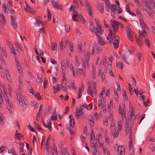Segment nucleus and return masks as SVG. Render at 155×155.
<instances>
[{
	"instance_id": "obj_1",
	"label": "nucleus",
	"mask_w": 155,
	"mask_h": 155,
	"mask_svg": "<svg viewBox=\"0 0 155 155\" xmlns=\"http://www.w3.org/2000/svg\"><path fill=\"white\" fill-rule=\"evenodd\" d=\"M118 28L116 27V28L112 29V28L110 26L109 27V34L107 37V41L110 44H112V41L114 40H116L119 41V37L118 36L116 35L115 34L118 31Z\"/></svg>"
},
{
	"instance_id": "obj_2",
	"label": "nucleus",
	"mask_w": 155,
	"mask_h": 155,
	"mask_svg": "<svg viewBox=\"0 0 155 155\" xmlns=\"http://www.w3.org/2000/svg\"><path fill=\"white\" fill-rule=\"evenodd\" d=\"M110 21V25L112 26L111 27L112 28V29H115L117 27L118 28L117 31H118L119 27H120L121 28H123L124 27V26L121 23L118 22L115 20L111 19Z\"/></svg>"
},
{
	"instance_id": "obj_3",
	"label": "nucleus",
	"mask_w": 155,
	"mask_h": 155,
	"mask_svg": "<svg viewBox=\"0 0 155 155\" xmlns=\"http://www.w3.org/2000/svg\"><path fill=\"white\" fill-rule=\"evenodd\" d=\"M6 101L8 103L7 108L11 114H12V110H14V106L11 101L8 99H6Z\"/></svg>"
},
{
	"instance_id": "obj_4",
	"label": "nucleus",
	"mask_w": 155,
	"mask_h": 155,
	"mask_svg": "<svg viewBox=\"0 0 155 155\" xmlns=\"http://www.w3.org/2000/svg\"><path fill=\"white\" fill-rule=\"evenodd\" d=\"M126 28L127 29L126 33L129 39L131 41H133V35H132L131 33L132 31L131 29L130 28L128 27L127 26H126Z\"/></svg>"
},
{
	"instance_id": "obj_5",
	"label": "nucleus",
	"mask_w": 155,
	"mask_h": 155,
	"mask_svg": "<svg viewBox=\"0 0 155 155\" xmlns=\"http://www.w3.org/2000/svg\"><path fill=\"white\" fill-rule=\"evenodd\" d=\"M80 14H78V12L76 11H74L73 12L72 19L75 21H78L79 20L78 19L79 17L81 16Z\"/></svg>"
},
{
	"instance_id": "obj_6",
	"label": "nucleus",
	"mask_w": 155,
	"mask_h": 155,
	"mask_svg": "<svg viewBox=\"0 0 155 155\" xmlns=\"http://www.w3.org/2000/svg\"><path fill=\"white\" fill-rule=\"evenodd\" d=\"M103 30H102V27L101 26H98V28H96V30L94 33V34H95V35L97 36H98V32L100 34H101L103 32Z\"/></svg>"
},
{
	"instance_id": "obj_7",
	"label": "nucleus",
	"mask_w": 155,
	"mask_h": 155,
	"mask_svg": "<svg viewBox=\"0 0 155 155\" xmlns=\"http://www.w3.org/2000/svg\"><path fill=\"white\" fill-rule=\"evenodd\" d=\"M113 44L114 47L115 49H117L118 48L119 44V41L116 40H114L112 41V44Z\"/></svg>"
},
{
	"instance_id": "obj_8",
	"label": "nucleus",
	"mask_w": 155,
	"mask_h": 155,
	"mask_svg": "<svg viewBox=\"0 0 155 155\" xmlns=\"http://www.w3.org/2000/svg\"><path fill=\"white\" fill-rule=\"evenodd\" d=\"M97 8L98 9L101 13H103L104 8L102 4L99 3L97 5Z\"/></svg>"
},
{
	"instance_id": "obj_9",
	"label": "nucleus",
	"mask_w": 155,
	"mask_h": 155,
	"mask_svg": "<svg viewBox=\"0 0 155 155\" xmlns=\"http://www.w3.org/2000/svg\"><path fill=\"white\" fill-rule=\"evenodd\" d=\"M84 3L85 4V5L87 11L90 10V11H91V10L92 9V7L90 5V2L87 0H86Z\"/></svg>"
},
{
	"instance_id": "obj_10",
	"label": "nucleus",
	"mask_w": 155,
	"mask_h": 155,
	"mask_svg": "<svg viewBox=\"0 0 155 155\" xmlns=\"http://www.w3.org/2000/svg\"><path fill=\"white\" fill-rule=\"evenodd\" d=\"M26 7H25V10L29 13L32 12L31 8V7L28 5L27 2H25Z\"/></svg>"
},
{
	"instance_id": "obj_11",
	"label": "nucleus",
	"mask_w": 155,
	"mask_h": 155,
	"mask_svg": "<svg viewBox=\"0 0 155 155\" xmlns=\"http://www.w3.org/2000/svg\"><path fill=\"white\" fill-rule=\"evenodd\" d=\"M1 17L2 19V27H3L5 24L6 20L4 16L2 14H1Z\"/></svg>"
},
{
	"instance_id": "obj_12",
	"label": "nucleus",
	"mask_w": 155,
	"mask_h": 155,
	"mask_svg": "<svg viewBox=\"0 0 155 155\" xmlns=\"http://www.w3.org/2000/svg\"><path fill=\"white\" fill-rule=\"evenodd\" d=\"M98 37V43L101 44L102 45H105V42L99 36H97Z\"/></svg>"
},
{
	"instance_id": "obj_13",
	"label": "nucleus",
	"mask_w": 155,
	"mask_h": 155,
	"mask_svg": "<svg viewBox=\"0 0 155 155\" xmlns=\"http://www.w3.org/2000/svg\"><path fill=\"white\" fill-rule=\"evenodd\" d=\"M112 68L111 64H110V65L108 66V69L110 71V75L112 77H114V75L112 71Z\"/></svg>"
},
{
	"instance_id": "obj_14",
	"label": "nucleus",
	"mask_w": 155,
	"mask_h": 155,
	"mask_svg": "<svg viewBox=\"0 0 155 155\" xmlns=\"http://www.w3.org/2000/svg\"><path fill=\"white\" fill-rule=\"evenodd\" d=\"M51 49L52 51H56L57 50V44L55 42L54 44H51Z\"/></svg>"
},
{
	"instance_id": "obj_15",
	"label": "nucleus",
	"mask_w": 155,
	"mask_h": 155,
	"mask_svg": "<svg viewBox=\"0 0 155 155\" xmlns=\"http://www.w3.org/2000/svg\"><path fill=\"white\" fill-rule=\"evenodd\" d=\"M61 69L63 71V78L64 79L65 76V68L64 66L63 65V63H61Z\"/></svg>"
},
{
	"instance_id": "obj_16",
	"label": "nucleus",
	"mask_w": 155,
	"mask_h": 155,
	"mask_svg": "<svg viewBox=\"0 0 155 155\" xmlns=\"http://www.w3.org/2000/svg\"><path fill=\"white\" fill-rule=\"evenodd\" d=\"M11 25L14 27V28L16 29L18 28V25L16 23V19L15 20L11 21Z\"/></svg>"
},
{
	"instance_id": "obj_17",
	"label": "nucleus",
	"mask_w": 155,
	"mask_h": 155,
	"mask_svg": "<svg viewBox=\"0 0 155 155\" xmlns=\"http://www.w3.org/2000/svg\"><path fill=\"white\" fill-rule=\"evenodd\" d=\"M18 132L17 130H16V134H15V136H16L17 139L21 140V137H23V136L21 135L20 133H17Z\"/></svg>"
},
{
	"instance_id": "obj_18",
	"label": "nucleus",
	"mask_w": 155,
	"mask_h": 155,
	"mask_svg": "<svg viewBox=\"0 0 155 155\" xmlns=\"http://www.w3.org/2000/svg\"><path fill=\"white\" fill-rule=\"evenodd\" d=\"M145 44L147 45V46L149 48H150L151 45L149 40L148 37L146 38L145 41Z\"/></svg>"
},
{
	"instance_id": "obj_19",
	"label": "nucleus",
	"mask_w": 155,
	"mask_h": 155,
	"mask_svg": "<svg viewBox=\"0 0 155 155\" xmlns=\"http://www.w3.org/2000/svg\"><path fill=\"white\" fill-rule=\"evenodd\" d=\"M115 132H112V135L114 137H118L119 134V132L118 130L116 131V130L114 129Z\"/></svg>"
},
{
	"instance_id": "obj_20",
	"label": "nucleus",
	"mask_w": 155,
	"mask_h": 155,
	"mask_svg": "<svg viewBox=\"0 0 155 155\" xmlns=\"http://www.w3.org/2000/svg\"><path fill=\"white\" fill-rule=\"evenodd\" d=\"M78 49H80V52L82 53V43L80 41H79L78 42Z\"/></svg>"
},
{
	"instance_id": "obj_21",
	"label": "nucleus",
	"mask_w": 155,
	"mask_h": 155,
	"mask_svg": "<svg viewBox=\"0 0 155 155\" xmlns=\"http://www.w3.org/2000/svg\"><path fill=\"white\" fill-rule=\"evenodd\" d=\"M53 88L54 90H55V91H54V92L55 93H58V92L60 91V89H59V84H57L56 88L54 86L53 87Z\"/></svg>"
},
{
	"instance_id": "obj_22",
	"label": "nucleus",
	"mask_w": 155,
	"mask_h": 155,
	"mask_svg": "<svg viewBox=\"0 0 155 155\" xmlns=\"http://www.w3.org/2000/svg\"><path fill=\"white\" fill-rule=\"evenodd\" d=\"M70 126L73 127L75 125V121L74 118H73V119L71 120L70 121Z\"/></svg>"
},
{
	"instance_id": "obj_23",
	"label": "nucleus",
	"mask_w": 155,
	"mask_h": 155,
	"mask_svg": "<svg viewBox=\"0 0 155 155\" xmlns=\"http://www.w3.org/2000/svg\"><path fill=\"white\" fill-rule=\"evenodd\" d=\"M121 57H122L123 61L125 62L127 64H130L127 62L126 59V56L124 54H122L121 55Z\"/></svg>"
},
{
	"instance_id": "obj_24",
	"label": "nucleus",
	"mask_w": 155,
	"mask_h": 155,
	"mask_svg": "<svg viewBox=\"0 0 155 155\" xmlns=\"http://www.w3.org/2000/svg\"><path fill=\"white\" fill-rule=\"evenodd\" d=\"M116 6L114 4H112L110 8V9L113 12H114L115 11H117V9L116 8Z\"/></svg>"
},
{
	"instance_id": "obj_25",
	"label": "nucleus",
	"mask_w": 155,
	"mask_h": 155,
	"mask_svg": "<svg viewBox=\"0 0 155 155\" xmlns=\"http://www.w3.org/2000/svg\"><path fill=\"white\" fill-rule=\"evenodd\" d=\"M90 29L92 33L94 34L96 30V28H95L91 24V25L90 26Z\"/></svg>"
},
{
	"instance_id": "obj_26",
	"label": "nucleus",
	"mask_w": 155,
	"mask_h": 155,
	"mask_svg": "<svg viewBox=\"0 0 155 155\" xmlns=\"http://www.w3.org/2000/svg\"><path fill=\"white\" fill-rule=\"evenodd\" d=\"M131 79H132L131 82L133 85L134 86H136V82L135 79L134 78L133 76H131Z\"/></svg>"
},
{
	"instance_id": "obj_27",
	"label": "nucleus",
	"mask_w": 155,
	"mask_h": 155,
	"mask_svg": "<svg viewBox=\"0 0 155 155\" xmlns=\"http://www.w3.org/2000/svg\"><path fill=\"white\" fill-rule=\"evenodd\" d=\"M47 10L48 12V15H47L48 17V20L49 21L51 18V13L49 9H47Z\"/></svg>"
},
{
	"instance_id": "obj_28",
	"label": "nucleus",
	"mask_w": 155,
	"mask_h": 155,
	"mask_svg": "<svg viewBox=\"0 0 155 155\" xmlns=\"http://www.w3.org/2000/svg\"><path fill=\"white\" fill-rule=\"evenodd\" d=\"M122 147H120V154L119 155H124L125 150L124 148H122Z\"/></svg>"
},
{
	"instance_id": "obj_29",
	"label": "nucleus",
	"mask_w": 155,
	"mask_h": 155,
	"mask_svg": "<svg viewBox=\"0 0 155 155\" xmlns=\"http://www.w3.org/2000/svg\"><path fill=\"white\" fill-rule=\"evenodd\" d=\"M67 150V148H61V152L62 153V155H66L65 154V152H66Z\"/></svg>"
},
{
	"instance_id": "obj_30",
	"label": "nucleus",
	"mask_w": 155,
	"mask_h": 155,
	"mask_svg": "<svg viewBox=\"0 0 155 155\" xmlns=\"http://www.w3.org/2000/svg\"><path fill=\"white\" fill-rule=\"evenodd\" d=\"M81 106V105H80L78 110H77V109H76V113H82V111L83 110V109L82 108Z\"/></svg>"
},
{
	"instance_id": "obj_31",
	"label": "nucleus",
	"mask_w": 155,
	"mask_h": 155,
	"mask_svg": "<svg viewBox=\"0 0 155 155\" xmlns=\"http://www.w3.org/2000/svg\"><path fill=\"white\" fill-rule=\"evenodd\" d=\"M16 67L20 73H22V71L21 69V66L20 65V64H16Z\"/></svg>"
},
{
	"instance_id": "obj_32",
	"label": "nucleus",
	"mask_w": 155,
	"mask_h": 155,
	"mask_svg": "<svg viewBox=\"0 0 155 155\" xmlns=\"http://www.w3.org/2000/svg\"><path fill=\"white\" fill-rule=\"evenodd\" d=\"M90 124L91 126L93 127L94 126V122L93 117H92L89 121Z\"/></svg>"
},
{
	"instance_id": "obj_33",
	"label": "nucleus",
	"mask_w": 155,
	"mask_h": 155,
	"mask_svg": "<svg viewBox=\"0 0 155 155\" xmlns=\"http://www.w3.org/2000/svg\"><path fill=\"white\" fill-rule=\"evenodd\" d=\"M6 76L7 79L9 82H12V79L9 74L6 73Z\"/></svg>"
},
{
	"instance_id": "obj_34",
	"label": "nucleus",
	"mask_w": 155,
	"mask_h": 155,
	"mask_svg": "<svg viewBox=\"0 0 155 155\" xmlns=\"http://www.w3.org/2000/svg\"><path fill=\"white\" fill-rule=\"evenodd\" d=\"M93 88L94 89V93L96 95L97 94V90H96V83L95 82H93Z\"/></svg>"
},
{
	"instance_id": "obj_35",
	"label": "nucleus",
	"mask_w": 155,
	"mask_h": 155,
	"mask_svg": "<svg viewBox=\"0 0 155 155\" xmlns=\"http://www.w3.org/2000/svg\"><path fill=\"white\" fill-rule=\"evenodd\" d=\"M114 92L115 93V95H114L115 99L117 101H118V94L117 93V90H114Z\"/></svg>"
},
{
	"instance_id": "obj_36",
	"label": "nucleus",
	"mask_w": 155,
	"mask_h": 155,
	"mask_svg": "<svg viewBox=\"0 0 155 155\" xmlns=\"http://www.w3.org/2000/svg\"><path fill=\"white\" fill-rule=\"evenodd\" d=\"M78 18L80 19V20L81 22H82L83 24H84L85 22V20L84 18L81 15L80 16V17H79Z\"/></svg>"
},
{
	"instance_id": "obj_37",
	"label": "nucleus",
	"mask_w": 155,
	"mask_h": 155,
	"mask_svg": "<svg viewBox=\"0 0 155 155\" xmlns=\"http://www.w3.org/2000/svg\"><path fill=\"white\" fill-rule=\"evenodd\" d=\"M51 1L54 7H55L58 5V2L54 0H51Z\"/></svg>"
},
{
	"instance_id": "obj_38",
	"label": "nucleus",
	"mask_w": 155,
	"mask_h": 155,
	"mask_svg": "<svg viewBox=\"0 0 155 155\" xmlns=\"http://www.w3.org/2000/svg\"><path fill=\"white\" fill-rule=\"evenodd\" d=\"M122 93L123 94V97L124 98V99L125 100H126V99H127V95L126 91L124 90H123L122 91Z\"/></svg>"
},
{
	"instance_id": "obj_39",
	"label": "nucleus",
	"mask_w": 155,
	"mask_h": 155,
	"mask_svg": "<svg viewBox=\"0 0 155 155\" xmlns=\"http://www.w3.org/2000/svg\"><path fill=\"white\" fill-rule=\"evenodd\" d=\"M52 149L54 150L55 151V153L56 154H58V152L57 150V148L55 144H53L52 146Z\"/></svg>"
},
{
	"instance_id": "obj_40",
	"label": "nucleus",
	"mask_w": 155,
	"mask_h": 155,
	"mask_svg": "<svg viewBox=\"0 0 155 155\" xmlns=\"http://www.w3.org/2000/svg\"><path fill=\"white\" fill-rule=\"evenodd\" d=\"M57 115H55L53 116V115L51 116V120H54L55 121L57 120Z\"/></svg>"
},
{
	"instance_id": "obj_41",
	"label": "nucleus",
	"mask_w": 155,
	"mask_h": 155,
	"mask_svg": "<svg viewBox=\"0 0 155 155\" xmlns=\"http://www.w3.org/2000/svg\"><path fill=\"white\" fill-rule=\"evenodd\" d=\"M40 112H39V110H38V111L37 114V121H38L40 120Z\"/></svg>"
},
{
	"instance_id": "obj_42",
	"label": "nucleus",
	"mask_w": 155,
	"mask_h": 155,
	"mask_svg": "<svg viewBox=\"0 0 155 155\" xmlns=\"http://www.w3.org/2000/svg\"><path fill=\"white\" fill-rule=\"evenodd\" d=\"M122 123L121 121H119L118 122V127H119V130H121L122 128Z\"/></svg>"
},
{
	"instance_id": "obj_43",
	"label": "nucleus",
	"mask_w": 155,
	"mask_h": 155,
	"mask_svg": "<svg viewBox=\"0 0 155 155\" xmlns=\"http://www.w3.org/2000/svg\"><path fill=\"white\" fill-rule=\"evenodd\" d=\"M65 30L67 32H68L70 29V27L69 26L65 25Z\"/></svg>"
},
{
	"instance_id": "obj_44",
	"label": "nucleus",
	"mask_w": 155,
	"mask_h": 155,
	"mask_svg": "<svg viewBox=\"0 0 155 155\" xmlns=\"http://www.w3.org/2000/svg\"><path fill=\"white\" fill-rule=\"evenodd\" d=\"M6 149V147L5 146H2L1 147V153L3 152L5 150V149Z\"/></svg>"
},
{
	"instance_id": "obj_45",
	"label": "nucleus",
	"mask_w": 155,
	"mask_h": 155,
	"mask_svg": "<svg viewBox=\"0 0 155 155\" xmlns=\"http://www.w3.org/2000/svg\"><path fill=\"white\" fill-rule=\"evenodd\" d=\"M119 112L120 114H121V115H122V118L123 119V112L122 110L121 107L120 106L119 107Z\"/></svg>"
},
{
	"instance_id": "obj_46",
	"label": "nucleus",
	"mask_w": 155,
	"mask_h": 155,
	"mask_svg": "<svg viewBox=\"0 0 155 155\" xmlns=\"http://www.w3.org/2000/svg\"><path fill=\"white\" fill-rule=\"evenodd\" d=\"M35 97L37 99L39 100L41 99V96L39 93L36 94V95H35Z\"/></svg>"
},
{
	"instance_id": "obj_47",
	"label": "nucleus",
	"mask_w": 155,
	"mask_h": 155,
	"mask_svg": "<svg viewBox=\"0 0 155 155\" xmlns=\"http://www.w3.org/2000/svg\"><path fill=\"white\" fill-rule=\"evenodd\" d=\"M68 129L69 132H70V134L72 135H74V131L70 127H69L68 128Z\"/></svg>"
},
{
	"instance_id": "obj_48",
	"label": "nucleus",
	"mask_w": 155,
	"mask_h": 155,
	"mask_svg": "<svg viewBox=\"0 0 155 155\" xmlns=\"http://www.w3.org/2000/svg\"><path fill=\"white\" fill-rule=\"evenodd\" d=\"M16 94L17 95V99L18 101H22V99L21 97V94L20 93L18 94L17 93H16Z\"/></svg>"
},
{
	"instance_id": "obj_49",
	"label": "nucleus",
	"mask_w": 155,
	"mask_h": 155,
	"mask_svg": "<svg viewBox=\"0 0 155 155\" xmlns=\"http://www.w3.org/2000/svg\"><path fill=\"white\" fill-rule=\"evenodd\" d=\"M88 90L93 91V88L91 87V82L89 83Z\"/></svg>"
},
{
	"instance_id": "obj_50",
	"label": "nucleus",
	"mask_w": 155,
	"mask_h": 155,
	"mask_svg": "<svg viewBox=\"0 0 155 155\" xmlns=\"http://www.w3.org/2000/svg\"><path fill=\"white\" fill-rule=\"evenodd\" d=\"M107 121L108 119L107 118H104L103 120V123L106 126H107V124H108Z\"/></svg>"
},
{
	"instance_id": "obj_51",
	"label": "nucleus",
	"mask_w": 155,
	"mask_h": 155,
	"mask_svg": "<svg viewBox=\"0 0 155 155\" xmlns=\"http://www.w3.org/2000/svg\"><path fill=\"white\" fill-rule=\"evenodd\" d=\"M37 81L38 83H42L43 81V80L42 78L40 77H37Z\"/></svg>"
},
{
	"instance_id": "obj_52",
	"label": "nucleus",
	"mask_w": 155,
	"mask_h": 155,
	"mask_svg": "<svg viewBox=\"0 0 155 155\" xmlns=\"http://www.w3.org/2000/svg\"><path fill=\"white\" fill-rule=\"evenodd\" d=\"M44 85H46L47 87L48 84V80L46 78H45L44 81Z\"/></svg>"
},
{
	"instance_id": "obj_53",
	"label": "nucleus",
	"mask_w": 155,
	"mask_h": 155,
	"mask_svg": "<svg viewBox=\"0 0 155 155\" xmlns=\"http://www.w3.org/2000/svg\"><path fill=\"white\" fill-rule=\"evenodd\" d=\"M125 8H126V9L127 12L129 13L130 12V9L129 6V5H127L126 6Z\"/></svg>"
},
{
	"instance_id": "obj_54",
	"label": "nucleus",
	"mask_w": 155,
	"mask_h": 155,
	"mask_svg": "<svg viewBox=\"0 0 155 155\" xmlns=\"http://www.w3.org/2000/svg\"><path fill=\"white\" fill-rule=\"evenodd\" d=\"M28 127L30 130L32 132H35V129H33L32 128L30 125H28Z\"/></svg>"
},
{
	"instance_id": "obj_55",
	"label": "nucleus",
	"mask_w": 155,
	"mask_h": 155,
	"mask_svg": "<svg viewBox=\"0 0 155 155\" xmlns=\"http://www.w3.org/2000/svg\"><path fill=\"white\" fill-rule=\"evenodd\" d=\"M66 84V80L65 79V77L64 79L63 78V80L62 81V84L61 85L62 86V84H64L65 85Z\"/></svg>"
},
{
	"instance_id": "obj_56",
	"label": "nucleus",
	"mask_w": 155,
	"mask_h": 155,
	"mask_svg": "<svg viewBox=\"0 0 155 155\" xmlns=\"http://www.w3.org/2000/svg\"><path fill=\"white\" fill-rule=\"evenodd\" d=\"M87 93L89 95L91 96L92 97H93V91L87 90Z\"/></svg>"
},
{
	"instance_id": "obj_57",
	"label": "nucleus",
	"mask_w": 155,
	"mask_h": 155,
	"mask_svg": "<svg viewBox=\"0 0 155 155\" xmlns=\"http://www.w3.org/2000/svg\"><path fill=\"white\" fill-rule=\"evenodd\" d=\"M24 144L23 143L20 142L19 143V146L21 150H23L24 147Z\"/></svg>"
},
{
	"instance_id": "obj_58",
	"label": "nucleus",
	"mask_w": 155,
	"mask_h": 155,
	"mask_svg": "<svg viewBox=\"0 0 155 155\" xmlns=\"http://www.w3.org/2000/svg\"><path fill=\"white\" fill-rule=\"evenodd\" d=\"M98 103H99V104H98L99 107H100V109H102V107H103V104H101V101H98Z\"/></svg>"
},
{
	"instance_id": "obj_59",
	"label": "nucleus",
	"mask_w": 155,
	"mask_h": 155,
	"mask_svg": "<svg viewBox=\"0 0 155 155\" xmlns=\"http://www.w3.org/2000/svg\"><path fill=\"white\" fill-rule=\"evenodd\" d=\"M114 147H117V152H118L119 151H120V147H120V146H118V144H115L114 145Z\"/></svg>"
},
{
	"instance_id": "obj_60",
	"label": "nucleus",
	"mask_w": 155,
	"mask_h": 155,
	"mask_svg": "<svg viewBox=\"0 0 155 155\" xmlns=\"http://www.w3.org/2000/svg\"><path fill=\"white\" fill-rule=\"evenodd\" d=\"M61 89L62 91H65L66 92L68 90V88L67 87H64L62 86V87H61Z\"/></svg>"
},
{
	"instance_id": "obj_61",
	"label": "nucleus",
	"mask_w": 155,
	"mask_h": 155,
	"mask_svg": "<svg viewBox=\"0 0 155 155\" xmlns=\"http://www.w3.org/2000/svg\"><path fill=\"white\" fill-rule=\"evenodd\" d=\"M101 77L103 81H104L105 79V76L104 73H101Z\"/></svg>"
},
{
	"instance_id": "obj_62",
	"label": "nucleus",
	"mask_w": 155,
	"mask_h": 155,
	"mask_svg": "<svg viewBox=\"0 0 155 155\" xmlns=\"http://www.w3.org/2000/svg\"><path fill=\"white\" fill-rule=\"evenodd\" d=\"M91 145L92 147H93V145L94 144V140L93 139V138H91V141H90Z\"/></svg>"
},
{
	"instance_id": "obj_63",
	"label": "nucleus",
	"mask_w": 155,
	"mask_h": 155,
	"mask_svg": "<svg viewBox=\"0 0 155 155\" xmlns=\"http://www.w3.org/2000/svg\"><path fill=\"white\" fill-rule=\"evenodd\" d=\"M50 62H51L52 64H57L56 62L55 61V60L52 58H51V59Z\"/></svg>"
},
{
	"instance_id": "obj_64",
	"label": "nucleus",
	"mask_w": 155,
	"mask_h": 155,
	"mask_svg": "<svg viewBox=\"0 0 155 155\" xmlns=\"http://www.w3.org/2000/svg\"><path fill=\"white\" fill-rule=\"evenodd\" d=\"M137 42L138 45L140 47L142 45L140 40H139L138 39L137 40Z\"/></svg>"
}]
</instances>
